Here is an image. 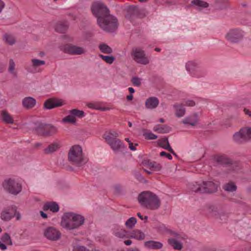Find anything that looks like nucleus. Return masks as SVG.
Listing matches in <instances>:
<instances>
[{
  "label": "nucleus",
  "instance_id": "1",
  "mask_svg": "<svg viewBox=\"0 0 251 251\" xmlns=\"http://www.w3.org/2000/svg\"><path fill=\"white\" fill-rule=\"evenodd\" d=\"M138 200L142 206L152 210L158 209L161 205V201L158 197L149 191L140 193Z\"/></svg>",
  "mask_w": 251,
  "mask_h": 251
},
{
  "label": "nucleus",
  "instance_id": "2",
  "mask_svg": "<svg viewBox=\"0 0 251 251\" xmlns=\"http://www.w3.org/2000/svg\"><path fill=\"white\" fill-rule=\"evenodd\" d=\"M84 221V217L81 215L67 213L63 215L60 224L63 228L68 230H73L82 226Z\"/></svg>",
  "mask_w": 251,
  "mask_h": 251
},
{
  "label": "nucleus",
  "instance_id": "3",
  "mask_svg": "<svg viewBox=\"0 0 251 251\" xmlns=\"http://www.w3.org/2000/svg\"><path fill=\"white\" fill-rule=\"evenodd\" d=\"M68 160L77 166H80L87 162L83 155L81 147L76 145L70 148L68 152Z\"/></svg>",
  "mask_w": 251,
  "mask_h": 251
},
{
  "label": "nucleus",
  "instance_id": "4",
  "mask_svg": "<svg viewBox=\"0 0 251 251\" xmlns=\"http://www.w3.org/2000/svg\"><path fill=\"white\" fill-rule=\"evenodd\" d=\"M98 24L102 29L109 32L114 31L118 26L116 18L110 14L102 20L99 18Z\"/></svg>",
  "mask_w": 251,
  "mask_h": 251
},
{
  "label": "nucleus",
  "instance_id": "5",
  "mask_svg": "<svg viewBox=\"0 0 251 251\" xmlns=\"http://www.w3.org/2000/svg\"><path fill=\"white\" fill-rule=\"evenodd\" d=\"M91 10L93 14L97 18V23L99 18L102 20L110 14L107 7L101 2L94 3L91 6Z\"/></svg>",
  "mask_w": 251,
  "mask_h": 251
},
{
  "label": "nucleus",
  "instance_id": "6",
  "mask_svg": "<svg viewBox=\"0 0 251 251\" xmlns=\"http://www.w3.org/2000/svg\"><path fill=\"white\" fill-rule=\"evenodd\" d=\"M244 37V31L238 28L230 29L225 35L226 40L231 43H238L243 40Z\"/></svg>",
  "mask_w": 251,
  "mask_h": 251
},
{
  "label": "nucleus",
  "instance_id": "7",
  "mask_svg": "<svg viewBox=\"0 0 251 251\" xmlns=\"http://www.w3.org/2000/svg\"><path fill=\"white\" fill-rule=\"evenodd\" d=\"M4 189L9 193L16 195L22 190V185L14 179L9 178L3 183Z\"/></svg>",
  "mask_w": 251,
  "mask_h": 251
},
{
  "label": "nucleus",
  "instance_id": "8",
  "mask_svg": "<svg viewBox=\"0 0 251 251\" xmlns=\"http://www.w3.org/2000/svg\"><path fill=\"white\" fill-rule=\"evenodd\" d=\"M126 12L127 14L126 17L127 19L130 21L135 17L142 18L145 15L144 10L135 5L128 6L126 8Z\"/></svg>",
  "mask_w": 251,
  "mask_h": 251
},
{
  "label": "nucleus",
  "instance_id": "9",
  "mask_svg": "<svg viewBox=\"0 0 251 251\" xmlns=\"http://www.w3.org/2000/svg\"><path fill=\"white\" fill-rule=\"evenodd\" d=\"M131 55L133 59L138 63L146 65L149 63V60L146 56L144 51L141 49H133Z\"/></svg>",
  "mask_w": 251,
  "mask_h": 251
},
{
  "label": "nucleus",
  "instance_id": "10",
  "mask_svg": "<svg viewBox=\"0 0 251 251\" xmlns=\"http://www.w3.org/2000/svg\"><path fill=\"white\" fill-rule=\"evenodd\" d=\"M61 50L65 53L72 55H81L86 52V50L83 47L67 44L61 47Z\"/></svg>",
  "mask_w": 251,
  "mask_h": 251
},
{
  "label": "nucleus",
  "instance_id": "11",
  "mask_svg": "<svg viewBox=\"0 0 251 251\" xmlns=\"http://www.w3.org/2000/svg\"><path fill=\"white\" fill-rule=\"evenodd\" d=\"M105 139L114 151H120L124 150L126 148L121 140L118 138L111 139L110 136H105Z\"/></svg>",
  "mask_w": 251,
  "mask_h": 251
},
{
  "label": "nucleus",
  "instance_id": "12",
  "mask_svg": "<svg viewBox=\"0 0 251 251\" xmlns=\"http://www.w3.org/2000/svg\"><path fill=\"white\" fill-rule=\"evenodd\" d=\"M201 191L202 193H212L218 190L219 184L212 181H205L202 183Z\"/></svg>",
  "mask_w": 251,
  "mask_h": 251
},
{
  "label": "nucleus",
  "instance_id": "13",
  "mask_svg": "<svg viewBox=\"0 0 251 251\" xmlns=\"http://www.w3.org/2000/svg\"><path fill=\"white\" fill-rule=\"evenodd\" d=\"M17 207L15 205H11L7 207L0 214V218L2 220L9 221L14 217L16 213Z\"/></svg>",
  "mask_w": 251,
  "mask_h": 251
},
{
  "label": "nucleus",
  "instance_id": "14",
  "mask_svg": "<svg viewBox=\"0 0 251 251\" xmlns=\"http://www.w3.org/2000/svg\"><path fill=\"white\" fill-rule=\"evenodd\" d=\"M61 236L60 231L53 227H48V239L52 241L59 240Z\"/></svg>",
  "mask_w": 251,
  "mask_h": 251
},
{
  "label": "nucleus",
  "instance_id": "15",
  "mask_svg": "<svg viewBox=\"0 0 251 251\" xmlns=\"http://www.w3.org/2000/svg\"><path fill=\"white\" fill-rule=\"evenodd\" d=\"M159 104V100L155 97L148 98L146 102L145 105L148 109H153L156 108Z\"/></svg>",
  "mask_w": 251,
  "mask_h": 251
},
{
  "label": "nucleus",
  "instance_id": "16",
  "mask_svg": "<svg viewBox=\"0 0 251 251\" xmlns=\"http://www.w3.org/2000/svg\"><path fill=\"white\" fill-rule=\"evenodd\" d=\"M198 114L194 113L190 116L184 118L182 123L185 125H190L192 126H195L198 123Z\"/></svg>",
  "mask_w": 251,
  "mask_h": 251
},
{
  "label": "nucleus",
  "instance_id": "17",
  "mask_svg": "<svg viewBox=\"0 0 251 251\" xmlns=\"http://www.w3.org/2000/svg\"><path fill=\"white\" fill-rule=\"evenodd\" d=\"M127 238H134L138 240H143L145 238V234L141 230L136 229L130 232Z\"/></svg>",
  "mask_w": 251,
  "mask_h": 251
},
{
  "label": "nucleus",
  "instance_id": "18",
  "mask_svg": "<svg viewBox=\"0 0 251 251\" xmlns=\"http://www.w3.org/2000/svg\"><path fill=\"white\" fill-rule=\"evenodd\" d=\"M22 103L24 107L27 109H31L34 107L36 104V101L34 98L28 97H25L23 99Z\"/></svg>",
  "mask_w": 251,
  "mask_h": 251
},
{
  "label": "nucleus",
  "instance_id": "19",
  "mask_svg": "<svg viewBox=\"0 0 251 251\" xmlns=\"http://www.w3.org/2000/svg\"><path fill=\"white\" fill-rule=\"evenodd\" d=\"M144 245L146 248L153 250L160 249L163 247L162 243L153 240L145 242Z\"/></svg>",
  "mask_w": 251,
  "mask_h": 251
},
{
  "label": "nucleus",
  "instance_id": "20",
  "mask_svg": "<svg viewBox=\"0 0 251 251\" xmlns=\"http://www.w3.org/2000/svg\"><path fill=\"white\" fill-rule=\"evenodd\" d=\"M64 104V101L55 98L48 99V109L61 106Z\"/></svg>",
  "mask_w": 251,
  "mask_h": 251
},
{
  "label": "nucleus",
  "instance_id": "21",
  "mask_svg": "<svg viewBox=\"0 0 251 251\" xmlns=\"http://www.w3.org/2000/svg\"><path fill=\"white\" fill-rule=\"evenodd\" d=\"M233 138L234 141L237 143H242L247 141L243 128H241L239 132L235 133L233 135Z\"/></svg>",
  "mask_w": 251,
  "mask_h": 251
},
{
  "label": "nucleus",
  "instance_id": "22",
  "mask_svg": "<svg viewBox=\"0 0 251 251\" xmlns=\"http://www.w3.org/2000/svg\"><path fill=\"white\" fill-rule=\"evenodd\" d=\"M159 146L165 150L171 152L173 155H176V153L174 152L173 150L171 147L168 140L167 138H164L160 140L159 142Z\"/></svg>",
  "mask_w": 251,
  "mask_h": 251
},
{
  "label": "nucleus",
  "instance_id": "23",
  "mask_svg": "<svg viewBox=\"0 0 251 251\" xmlns=\"http://www.w3.org/2000/svg\"><path fill=\"white\" fill-rule=\"evenodd\" d=\"M2 121L7 124H12L14 123L13 117L6 111H2L1 113Z\"/></svg>",
  "mask_w": 251,
  "mask_h": 251
},
{
  "label": "nucleus",
  "instance_id": "24",
  "mask_svg": "<svg viewBox=\"0 0 251 251\" xmlns=\"http://www.w3.org/2000/svg\"><path fill=\"white\" fill-rule=\"evenodd\" d=\"M183 106L184 105L182 103L174 105V107L176 109V115L177 117H181L185 114V109Z\"/></svg>",
  "mask_w": 251,
  "mask_h": 251
},
{
  "label": "nucleus",
  "instance_id": "25",
  "mask_svg": "<svg viewBox=\"0 0 251 251\" xmlns=\"http://www.w3.org/2000/svg\"><path fill=\"white\" fill-rule=\"evenodd\" d=\"M60 141H55L48 145V153H52L58 151L61 147Z\"/></svg>",
  "mask_w": 251,
  "mask_h": 251
},
{
  "label": "nucleus",
  "instance_id": "26",
  "mask_svg": "<svg viewBox=\"0 0 251 251\" xmlns=\"http://www.w3.org/2000/svg\"><path fill=\"white\" fill-rule=\"evenodd\" d=\"M113 233L116 237L120 238H127V236L129 235L128 232L123 229H116L114 230Z\"/></svg>",
  "mask_w": 251,
  "mask_h": 251
},
{
  "label": "nucleus",
  "instance_id": "27",
  "mask_svg": "<svg viewBox=\"0 0 251 251\" xmlns=\"http://www.w3.org/2000/svg\"><path fill=\"white\" fill-rule=\"evenodd\" d=\"M46 128L47 125L46 124H39L35 131L38 135L45 136L46 135Z\"/></svg>",
  "mask_w": 251,
  "mask_h": 251
},
{
  "label": "nucleus",
  "instance_id": "28",
  "mask_svg": "<svg viewBox=\"0 0 251 251\" xmlns=\"http://www.w3.org/2000/svg\"><path fill=\"white\" fill-rule=\"evenodd\" d=\"M99 48L101 52L106 54H110L113 51L111 48L104 43H100Z\"/></svg>",
  "mask_w": 251,
  "mask_h": 251
},
{
  "label": "nucleus",
  "instance_id": "29",
  "mask_svg": "<svg viewBox=\"0 0 251 251\" xmlns=\"http://www.w3.org/2000/svg\"><path fill=\"white\" fill-rule=\"evenodd\" d=\"M168 243L175 250H180L182 249V244L175 239H169Z\"/></svg>",
  "mask_w": 251,
  "mask_h": 251
},
{
  "label": "nucleus",
  "instance_id": "30",
  "mask_svg": "<svg viewBox=\"0 0 251 251\" xmlns=\"http://www.w3.org/2000/svg\"><path fill=\"white\" fill-rule=\"evenodd\" d=\"M68 27L67 23H59L56 25L55 30L57 32L64 33L67 30Z\"/></svg>",
  "mask_w": 251,
  "mask_h": 251
},
{
  "label": "nucleus",
  "instance_id": "31",
  "mask_svg": "<svg viewBox=\"0 0 251 251\" xmlns=\"http://www.w3.org/2000/svg\"><path fill=\"white\" fill-rule=\"evenodd\" d=\"M153 130L160 133H165L169 132V127L166 125H157L154 127Z\"/></svg>",
  "mask_w": 251,
  "mask_h": 251
},
{
  "label": "nucleus",
  "instance_id": "32",
  "mask_svg": "<svg viewBox=\"0 0 251 251\" xmlns=\"http://www.w3.org/2000/svg\"><path fill=\"white\" fill-rule=\"evenodd\" d=\"M48 210L53 213H56L59 210V206L56 202L48 201Z\"/></svg>",
  "mask_w": 251,
  "mask_h": 251
},
{
  "label": "nucleus",
  "instance_id": "33",
  "mask_svg": "<svg viewBox=\"0 0 251 251\" xmlns=\"http://www.w3.org/2000/svg\"><path fill=\"white\" fill-rule=\"evenodd\" d=\"M31 66L34 68H37L45 64L46 62L44 60H41L37 59H32L31 60Z\"/></svg>",
  "mask_w": 251,
  "mask_h": 251
},
{
  "label": "nucleus",
  "instance_id": "34",
  "mask_svg": "<svg viewBox=\"0 0 251 251\" xmlns=\"http://www.w3.org/2000/svg\"><path fill=\"white\" fill-rule=\"evenodd\" d=\"M137 222V220L135 217H131L128 219L126 222L125 225L126 227L128 228L131 229L132 228L135 224Z\"/></svg>",
  "mask_w": 251,
  "mask_h": 251
},
{
  "label": "nucleus",
  "instance_id": "35",
  "mask_svg": "<svg viewBox=\"0 0 251 251\" xmlns=\"http://www.w3.org/2000/svg\"><path fill=\"white\" fill-rule=\"evenodd\" d=\"M223 189L226 191L233 192L236 191L237 187L233 182H231L225 184Z\"/></svg>",
  "mask_w": 251,
  "mask_h": 251
},
{
  "label": "nucleus",
  "instance_id": "36",
  "mask_svg": "<svg viewBox=\"0 0 251 251\" xmlns=\"http://www.w3.org/2000/svg\"><path fill=\"white\" fill-rule=\"evenodd\" d=\"M191 3L199 7L206 8L208 6V3L201 0H193Z\"/></svg>",
  "mask_w": 251,
  "mask_h": 251
},
{
  "label": "nucleus",
  "instance_id": "37",
  "mask_svg": "<svg viewBox=\"0 0 251 251\" xmlns=\"http://www.w3.org/2000/svg\"><path fill=\"white\" fill-rule=\"evenodd\" d=\"M70 114L74 115V116L78 118H82L84 116V113L82 110H79L77 109H74L70 111Z\"/></svg>",
  "mask_w": 251,
  "mask_h": 251
},
{
  "label": "nucleus",
  "instance_id": "38",
  "mask_svg": "<svg viewBox=\"0 0 251 251\" xmlns=\"http://www.w3.org/2000/svg\"><path fill=\"white\" fill-rule=\"evenodd\" d=\"M1 240L6 245H12V242L9 234L7 233H5L1 237Z\"/></svg>",
  "mask_w": 251,
  "mask_h": 251
},
{
  "label": "nucleus",
  "instance_id": "39",
  "mask_svg": "<svg viewBox=\"0 0 251 251\" xmlns=\"http://www.w3.org/2000/svg\"><path fill=\"white\" fill-rule=\"evenodd\" d=\"M148 166L150 169H152L155 171H160L162 167L160 164L157 163L155 162H150L148 163Z\"/></svg>",
  "mask_w": 251,
  "mask_h": 251
},
{
  "label": "nucleus",
  "instance_id": "40",
  "mask_svg": "<svg viewBox=\"0 0 251 251\" xmlns=\"http://www.w3.org/2000/svg\"><path fill=\"white\" fill-rule=\"evenodd\" d=\"M99 56L102 60H103L106 63L109 64H112L115 60V57L112 56L103 55L102 54H100Z\"/></svg>",
  "mask_w": 251,
  "mask_h": 251
},
{
  "label": "nucleus",
  "instance_id": "41",
  "mask_svg": "<svg viewBox=\"0 0 251 251\" xmlns=\"http://www.w3.org/2000/svg\"><path fill=\"white\" fill-rule=\"evenodd\" d=\"M57 131V127L52 125L48 124V136H53L56 134Z\"/></svg>",
  "mask_w": 251,
  "mask_h": 251
},
{
  "label": "nucleus",
  "instance_id": "42",
  "mask_svg": "<svg viewBox=\"0 0 251 251\" xmlns=\"http://www.w3.org/2000/svg\"><path fill=\"white\" fill-rule=\"evenodd\" d=\"M190 188L192 191L195 193H202V191H201L202 189L201 184L196 183V184L192 185L190 187Z\"/></svg>",
  "mask_w": 251,
  "mask_h": 251
},
{
  "label": "nucleus",
  "instance_id": "43",
  "mask_svg": "<svg viewBox=\"0 0 251 251\" xmlns=\"http://www.w3.org/2000/svg\"><path fill=\"white\" fill-rule=\"evenodd\" d=\"M15 65V62H14L13 60L12 59H10L8 71L10 73L13 74L14 75V76H16L17 74L14 71Z\"/></svg>",
  "mask_w": 251,
  "mask_h": 251
},
{
  "label": "nucleus",
  "instance_id": "44",
  "mask_svg": "<svg viewBox=\"0 0 251 251\" xmlns=\"http://www.w3.org/2000/svg\"><path fill=\"white\" fill-rule=\"evenodd\" d=\"M63 121L66 123L75 124L76 122L75 117L73 115L70 114L63 119Z\"/></svg>",
  "mask_w": 251,
  "mask_h": 251
},
{
  "label": "nucleus",
  "instance_id": "45",
  "mask_svg": "<svg viewBox=\"0 0 251 251\" xmlns=\"http://www.w3.org/2000/svg\"><path fill=\"white\" fill-rule=\"evenodd\" d=\"M4 39H5L6 42L9 44L10 45H13L15 42V40L14 37L10 35L5 34L4 36Z\"/></svg>",
  "mask_w": 251,
  "mask_h": 251
},
{
  "label": "nucleus",
  "instance_id": "46",
  "mask_svg": "<svg viewBox=\"0 0 251 251\" xmlns=\"http://www.w3.org/2000/svg\"><path fill=\"white\" fill-rule=\"evenodd\" d=\"M245 134L246 141L251 140V127L243 128Z\"/></svg>",
  "mask_w": 251,
  "mask_h": 251
},
{
  "label": "nucleus",
  "instance_id": "47",
  "mask_svg": "<svg viewBox=\"0 0 251 251\" xmlns=\"http://www.w3.org/2000/svg\"><path fill=\"white\" fill-rule=\"evenodd\" d=\"M131 81L134 86H140L141 84V79L136 76H134L131 78Z\"/></svg>",
  "mask_w": 251,
  "mask_h": 251
},
{
  "label": "nucleus",
  "instance_id": "48",
  "mask_svg": "<svg viewBox=\"0 0 251 251\" xmlns=\"http://www.w3.org/2000/svg\"><path fill=\"white\" fill-rule=\"evenodd\" d=\"M145 138L148 140H153L157 138V136L151 132L145 133L144 134Z\"/></svg>",
  "mask_w": 251,
  "mask_h": 251
},
{
  "label": "nucleus",
  "instance_id": "49",
  "mask_svg": "<svg viewBox=\"0 0 251 251\" xmlns=\"http://www.w3.org/2000/svg\"><path fill=\"white\" fill-rule=\"evenodd\" d=\"M106 136H110L111 139L117 138L116 137L119 136V133L116 131L110 130L108 133V135Z\"/></svg>",
  "mask_w": 251,
  "mask_h": 251
},
{
  "label": "nucleus",
  "instance_id": "50",
  "mask_svg": "<svg viewBox=\"0 0 251 251\" xmlns=\"http://www.w3.org/2000/svg\"><path fill=\"white\" fill-rule=\"evenodd\" d=\"M216 160L217 162H220L221 163H227L228 161L226 160V159L225 158L224 156H218L216 157Z\"/></svg>",
  "mask_w": 251,
  "mask_h": 251
},
{
  "label": "nucleus",
  "instance_id": "51",
  "mask_svg": "<svg viewBox=\"0 0 251 251\" xmlns=\"http://www.w3.org/2000/svg\"><path fill=\"white\" fill-rule=\"evenodd\" d=\"M182 104L184 106H194L195 105V102L192 100H186L184 101Z\"/></svg>",
  "mask_w": 251,
  "mask_h": 251
},
{
  "label": "nucleus",
  "instance_id": "52",
  "mask_svg": "<svg viewBox=\"0 0 251 251\" xmlns=\"http://www.w3.org/2000/svg\"><path fill=\"white\" fill-rule=\"evenodd\" d=\"M160 155L161 156H165L170 160H171L173 158L172 156L170 153H168L165 151L161 152L160 153Z\"/></svg>",
  "mask_w": 251,
  "mask_h": 251
},
{
  "label": "nucleus",
  "instance_id": "53",
  "mask_svg": "<svg viewBox=\"0 0 251 251\" xmlns=\"http://www.w3.org/2000/svg\"><path fill=\"white\" fill-rule=\"evenodd\" d=\"M193 66L194 63L193 62H188L186 65V67L188 71H190V70L192 69V67Z\"/></svg>",
  "mask_w": 251,
  "mask_h": 251
},
{
  "label": "nucleus",
  "instance_id": "54",
  "mask_svg": "<svg viewBox=\"0 0 251 251\" xmlns=\"http://www.w3.org/2000/svg\"><path fill=\"white\" fill-rule=\"evenodd\" d=\"M128 147L130 149V150L131 151H135L136 150V148L135 147L133 146V144L132 142H130L128 144Z\"/></svg>",
  "mask_w": 251,
  "mask_h": 251
},
{
  "label": "nucleus",
  "instance_id": "55",
  "mask_svg": "<svg viewBox=\"0 0 251 251\" xmlns=\"http://www.w3.org/2000/svg\"><path fill=\"white\" fill-rule=\"evenodd\" d=\"M0 248L1 250H5L7 249L6 246L0 241Z\"/></svg>",
  "mask_w": 251,
  "mask_h": 251
},
{
  "label": "nucleus",
  "instance_id": "56",
  "mask_svg": "<svg viewBox=\"0 0 251 251\" xmlns=\"http://www.w3.org/2000/svg\"><path fill=\"white\" fill-rule=\"evenodd\" d=\"M88 106L89 108H94V109H100L99 107H96L94 103H92L88 104Z\"/></svg>",
  "mask_w": 251,
  "mask_h": 251
},
{
  "label": "nucleus",
  "instance_id": "57",
  "mask_svg": "<svg viewBox=\"0 0 251 251\" xmlns=\"http://www.w3.org/2000/svg\"><path fill=\"white\" fill-rule=\"evenodd\" d=\"M244 111L246 115H248L250 117H251V111H249L248 109H247L246 108L244 109Z\"/></svg>",
  "mask_w": 251,
  "mask_h": 251
},
{
  "label": "nucleus",
  "instance_id": "58",
  "mask_svg": "<svg viewBox=\"0 0 251 251\" xmlns=\"http://www.w3.org/2000/svg\"><path fill=\"white\" fill-rule=\"evenodd\" d=\"M132 242L130 240H126L124 241V243L126 246H129L132 244Z\"/></svg>",
  "mask_w": 251,
  "mask_h": 251
},
{
  "label": "nucleus",
  "instance_id": "59",
  "mask_svg": "<svg viewBox=\"0 0 251 251\" xmlns=\"http://www.w3.org/2000/svg\"><path fill=\"white\" fill-rule=\"evenodd\" d=\"M4 2L1 1V0H0V13L1 12L2 9L4 8Z\"/></svg>",
  "mask_w": 251,
  "mask_h": 251
},
{
  "label": "nucleus",
  "instance_id": "60",
  "mask_svg": "<svg viewBox=\"0 0 251 251\" xmlns=\"http://www.w3.org/2000/svg\"><path fill=\"white\" fill-rule=\"evenodd\" d=\"M40 214L43 218H47V214L46 213H44V212H43L42 211H40Z\"/></svg>",
  "mask_w": 251,
  "mask_h": 251
},
{
  "label": "nucleus",
  "instance_id": "61",
  "mask_svg": "<svg viewBox=\"0 0 251 251\" xmlns=\"http://www.w3.org/2000/svg\"><path fill=\"white\" fill-rule=\"evenodd\" d=\"M15 216L16 217V219L17 220H19L20 219V218H21V215H20V214L19 212H18L17 211H16V215H15Z\"/></svg>",
  "mask_w": 251,
  "mask_h": 251
},
{
  "label": "nucleus",
  "instance_id": "62",
  "mask_svg": "<svg viewBox=\"0 0 251 251\" xmlns=\"http://www.w3.org/2000/svg\"><path fill=\"white\" fill-rule=\"evenodd\" d=\"M133 98V95L132 94H130V95L127 96L126 99L128 100H132Z\"/></svg>",
  "mask_w": 251,
  "mask_h": 251
},
{
  "label": "nucleus",
  "instance_id": "63",
  "mask_svg": "<svg viewBox=\"0 0 251 251\" xmlns=\"http://www.w3.org/2000/svg\"><path fill=\"white\" fill-rule=\"evenodd\" d=\"M166 1V2L168 4H172L173 3L175 0H165Z\"/></svg>",
  "mask_w": 251,
  "mask_h": 251
},
{
  "label": "nucleus",
  "instance_id": "64",
  "mask_svg": "<svg viewBox=\"0 0 251 251\" xmlns=\"http://www.w3.org/2000/svg\"><path fill=\"white\" fill-rule=\"evenodd\" d=\"M128 90H129V93L131 94H132V93H133L135 92L134 89L132 87L128 88Z\"/></svg>",
  "mask_w": 251,
  "mask_h": 251
}]
</instances>
